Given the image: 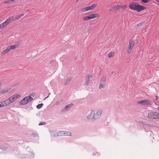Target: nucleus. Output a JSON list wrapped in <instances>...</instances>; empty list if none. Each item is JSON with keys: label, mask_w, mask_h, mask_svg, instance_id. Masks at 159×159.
<instances>
[{"label": "nucleus", "mask_w": 159, "mask_h": 159, "mask_svg": "<svg viewBox=\"0 0 159 159\" xmlns=\"http://www.w3.org/2000/svg\"><path fill=\"white\" fill-rule=\"evenodd\" d=\"M129 9L132 10H144L146 7L139 4L137 2H133L129 5Z\"/></svg>", "instance_id": "f257e3e1"}, {"label": "nucleus", "mask_w": 159, "mask_h": 159, "mask_svg": "<svg viewBox=\"0 0 159 159\" xmlns=\"http://www.w3.org/2000/svg\"><path fill=\"white\" fill-rule=\"evenodd\" d=\"M33 99V98L31 96H27L25 97L19 102L20 105H25L31 102Z\"/></svg>", "instance_id": "f03ea898"}, {"label": "nucleus", "mask_w": 159, "mask_h": 159, "mask_svg": "<svg viewBox=\"0 0 159 159\" xmlns=\"http://www.w3.org/2000/svg\"><path fill=\"white\" fill-rule=\"evenodd\" d=\"M99 16L100 15L99 14L97 13H94L84 16L83 17V19L84 21H86L95 18H98Z\"/></svg>", "instance_id": "7ed1b4c3"}, {"label": "nucleus", "mask_w": 159, "mask_h": 159, "mask_svg": "<svg viewBox=\"0 0 159 159\" xmlns=\"http://www.w3.org/2000/svg\"><path fill=\"white\" fill-rule=\"evenodd\" d=\"M138 103L139 104L144 106H151L152 105V101L149 100L145 99L138 101Z\"/></svg>", "instance_id": "20e7f679"}, {"label": "nucleus", "mask_w": 159, "mask_h": 159, "mask_svg": "<svg viewBox=\"0 0 159 159\" xmlns=\"http://www.w3.org/2000/svg\"><path fill=\"white\" fill-rule=\"evenodd\" d=\"M158 113L153 112L149 113L147 117L151 119H158Z\"/></svg>", "instance_id": "39448f33"}, {"label": "nucleus", "mask_w": 159, "mask_h": 159, "mask_svg": "<svg viewBox=\"0 0 159 159\" xmlns=\"http://www.w3.org/2000/svg\"><path fill=\"white\" fill-rule=\"evenodd\" d=\"M135 44V42L134 41L130 40L129 45L128 46L127 52L128 53H130Z\"/></svg>", "instance_id": "423d86ee"}, {"label": "nucleus", "mask_w": 159, "mask_h": 159, "mask_svg": "<svg viewBox=\"0 0 159 159\" xmlns=\"http://www.w3.org/2000/svg\"><path fill=\"white\" fill-rule=\"evenodd\" d=\"M127 6L125 5H117L112 7V9H115V10L120 9L121 8L125 9L127 8Z\"/></svg>", "instance_id": "0eeeda50"}, {"label": "nucleus", "mask_w": 159, "mask_h": 159, "mask_svg": "<svg viewBox=\"0 0 159 159\" xmlns=\"http://www.w3.org/2000/svg\"><path fill=\"white\" fill-rule=\"evenodd\" d=\"M20 97V95L18 94H16L13 96H11L10 98H9L10 100L11 101V102H12L18 98Z\"/></svg>", "instance_id": "6e6552de"}, {"label": "nucleus", "mask_w": 159, "mask_h": 159, "mask_svg": "<svg viewBox=\"0 0 159 159\" xmlns=\"http://www.w3.org/2000/svg\"><path fill=\"white\" fill-rule=\"evenodd\" d=\"M102 111L101 110L98 111L95 114H94L93 116L94 120L96 119L99 118L102 114Z\"/></svg>", "instance_id": "1a4fd4ad"}, {"label": "nucleus", "mask_w": 159, "mask_h": 159, "mask_svg": "<svg viewBox=\"0 0 159 159\" xmlns=\"http://www.w3.org/2000/svg\"><path fill=\"white\" fill-rule=\"evenodd\" d=\"M97 6L96 4H93L91 6H89L82 9V10H92L95 8Z\"/></svg>", "instance_id": "9d476101"}, {"label": "nucleus", "mask_w": 159, "mask_h": 159, "mask_svg": "<svg viewBox=\"0 0 159 159\" xmlns=\"http://www.w3.org/2000/svg\"><path fill=\"white\" fill-rule=\"evenodd\" d=\"M11 102V101L10 100L9 98L7 99L5 101H3V102H2V106H6L9 104Z\"/></svg>", "instance_id": "9b49d317"}, {"label": "nucleus", "mask_w": 159, "mask_h": 159, "mask_svg": "<svg viewBox=\"0 0 159 159\" xmlns=\"http://www.w3.org/2000/svg\"><path fill=\"white\" fill-rule=\"evenodd\" d=\"M94 112L93 111H91L90 113H89L88 115L87 116V118L89 120L92 119L93 118L94 119V117L93 116L94 115Z\"/></svg>", "instance_id": "f8f14e48"}, {"label": "nucleus", "mask_w": 159, "mask_h": 159, "mask_svg": "<svg viewBox=\"0 0 159 159\" xmlns=\"http://www.w3.org/2000/svg\"><path fill=\"white\" fill-rule=\"evenodd\" d=\"M11 50L10 47L9 46L7 47L6 49L1 52V54L2 55L9 52Z\"/></svg>", "instance_id": "ddd939ff"}, {"label": "nucleus", "mask_w": 159, "mask_h": 159, "mask_svg": "<svg viewBox=\"0 0 159 159\" xmlns=\"http://www.w3.org/2000/svg\"><path fill=\"white\" fill-rule=\"evenodd\" d=\"M19 45L18 44H15L14 45L9 46L11 49L14 50L19 47Z\"/></svg>", "instance_id": "4468645a"}, {"label": "nucleus", "mask_w": 159, "mask_h": 159, "mask_svg": "<svg viewBox=\"0 0 159 159\" xmlns=\"http://www.w3.org/2000/svg\"><path fill=\"white\" fill-rule=\"evenodd\" d=\"M86 77H87V80L85 82V84L86 85H88V84H89V82L90 81V80L89 79V78L90 77H92V75H88L86 76Z\"/></svg>", "instance_id": "2eb2a0df"}, {"label": "nucleus", "mask_w": 159, "mask_h": 159, "mask_svg": "<svg viewBox=\"0 0 159 159\" xmlns=\"http://www.w3.org/2000/svg\"><path fill=\"white\" fill-rule=\"evenodd\" d=\"M11 19L12 18H11V17H10L4 22L6 26H7V24H9L11 21H12Z\"/></svg>", "instance_id": "dca6fc26"}, {"label": "nucleus", "mask_w": 159, "mask_h": 159, "mask_svg": "<svg viewBox=\"0 0 159 159\" xmlns=\"http://www.w3.org/2000/svg\"><path fill=\"white\" fill-rule=\"evenodd\" d=\"M73 105V104L72 103H70L69 104H68L65 107V108L66 110H69L70 108L72 107Z\"/></svg>", "instance_id": "f3484780"}, {"label": "nucleus", "mask_w": 159, "mask_h": 159, "mask_svg": "<svg viewBox=\"0 0 159 159\" xmlns=\"http://www.w3.org/2000/svg\"><path fill=\"white\" fill-rule=\"evenodd\" d=\"M115 55V52H109L108 54V57L109 58H111L113 57Z\"/></svg>", "instance_id": "a211bd4d"}, {"label": "nucleus", "mask_w": 159, "mask_h": 159, "mask_svg": "<svg viewBox=\"0 0 159 159\" xmlns=\"http://www.w3.org/2000/svg\"><path fill=\"white\" fill-rule=\"evenodd\" d=\"M106 79L105 77H102L101 79V83L105 84Z\"/></svg>", "instance_id": "6ab92c4d"}, {"label": "nucleus", "mask_w": 159, "mask_h": 159, "mask_svg": "<svg viewBox=\"0 0 159 159\" xmlns=\"http://www.w3.org/2000/svg\"><path fill=\"white\" fill-rule=\"evenodd\" d=\"M15 0H8L4 2V3H12Z\"/></svg>", "instance_id": "aec40b11"}, {"label": "nucleus", "mask_w": 159, "mask_h": 159, "mask_svg": "<svg viewBox=\"0 0 159 159\" xmlns=\"http://www.w3.org/2000/svg\"><path fill=\"white\" fill-rule=\"evenodd\" d=\"M6 25L3 22V23L0 24V29L3 28L5 27L6 26Z\"/></svg>", "instance_id": "412c9836"}, {"label": "nucleus", "mask_w": 159, "mask_h": 159, "mask_svg": "<svg viewBox=\"0 0 159 159\" xmlns=\"http://www.w3.org/2000/svg\"><path fill=\"white\" fill-rule=\"evenodd\" d=\"M64 134H65L66 135L71 136V133L69 132L65 131L64 133Z\"/></svg>", "instance_id": "4be33fe9"}, {"label": "nucleus", "mask_w": 159, "mask_h": 159, "mask_svg": "<svg viewBox=\"0 0 159 159\" xmlns=\"http://www.w3.org/2000/svg\"><path fill=\"white\" fill-rule=\"evenodd\" d=\"M151 0H141V2L142 3H147L150 2Z\"/></svg>", "instance_id": "5701e85b"}, {"label": "nucleus", "mask_w": 159, "mask_h": 159, "mask_svg": "<svg viewBox=\"0 0 159 159\" xmlns=\"http://www.w3.org/2000/svg\"><path fill=\"white\" fill-rule=\"evenodd\" d=\"M11 18H12V21H15L18 20L16 16V17L11 16Z\"/></svg>", "instance_id": "b1692460"}, {"label": "nucleus", "mask_w": 159, "mask_h": 159, "mask_svg": "<svg viewBox=\"0 0 159 159\" xmlns=\"http://www.w3.org/2000/svg\"><path fill=\"white\" fill-rule=\"evenodd\" d=\"M43 103H41L40 104H39L37 106V108L39 109H40L43 107Z\"/></svg>", "instance_id": "393cba45"}, {"label": "nucleus", "mask_w": 159, "mask_h": 159, "mask_svg": "<svg viewBox=\"0 0 159 159\" xmlns=\"http://www.w3.org/2000/svg\"><path fill=\"white\" fill-rule=\"evenodd\" d=\"M24 15V14L23 13L21 14L20 15H18L17 16H16L18 20L21 18V17L23 16Z\"/></svg>", "instance_id": "a878e982"}, {"label": "nucleus", "mask_w": 159, "mask_h": 159, "mask_svg": "<svg viewBox=\"0 0 159 159\" xmlns=\"http://www.w3.org/2000/svg\"><path fill=\"white\" fill-rule=\"evenodd\" d=\"M71 80V78H69L67 79L66 80V82L65 84V85H66V84H68L70 82V81Z\"/></svg>", "instance_id": "bb28decb"}, {"label": "nucleus", "mask_w": 159, "mask_h": 159, "mask_svg": "<svg viewBox=\"0 0 159 159\" xmlns=\"http://www.w3.org/2000/svg\"><path fill=\"white\" fill-rule=\"evenodd\" d=\"M105 84H103L102 83H101L100 84V85H99V89H101L102 88H104V85Z\"/></svg>", "instance_id": "cd10ccee"}, {"label": "nucleus", "mask_w": 159, "mask_h": 159, "mask_svg": "<svg viewBox=\"0 0 159 159\" xmlns=\"http://www.w3.org/2000/svg\"><path fill=\"white\" fill-rule=\"evenodd\" d=\"M31 135L34 137H38V135L37 134L35 133H33Z\"/></svg>", "instance_id": "c85d7f7f"}, {"label": "nucleus", "mask_w": 159, "mask_h": 159, "mask_svg": "<svg viewBox=\"0 0 159 159\" xmlns=\"http://www.w3.org/2000/svg\"><path fill=\"white\" fill-rule=\"evenodd\" d=\"M93 153L94 154V155H97V156H99L100 154V153H98V152H94Z\"/></svg>", "instance_id": "c756f323"}, {"label": "nucleus", "mask_w": 159, "mask_h": 159, "mask_svg": "<svg viewBox=\"0 0 159 159\" xmlns=\"http://www.w3.org/2000/svg\"><path fill=\"white\" fill-rule=\"evenodd\" d=\"M45 124V123L44 122H41L39 124V125H43Z\"/></svg>", "instance_id": "7c9ffc66"}, {"label": "nucleus", "mask_w": 159, "mask_h": 159, "mask_svg": "<svg viewBox=\"0 0 159 159\" xmlns=\"http://www.w3.org/2000/svg\"><path fill=\"white\" fill-rule=\"evenodd\" d=\"M57 136H61L62 134L61 132L60 131L57 133Z\"/></svg>", "instance_id": "2f4dec72"}, {"label": "nucleus", "mask_w": 159, "mask_h": 159, "mask_svg": "<svg viewBox=\"0 0 159 159\" xmlns=\"http://www.w3.org/2000/svg\"><path fill=\"white\" fill-rule=\"evenodd\" d=\"M7 92V91H2L1 92V93L2 94H4Z\"/></svg>", "instance_id": "473e14b6"}, {"label": "nucleus", "mask_w": 159, "mask_h": 159, "mask_svg": "<svg viewBox=\"0 0 159 159\" xmlns=\"http://www.w3.org/2000/svg\"><path fill=\"white\" fill-rule=\"evenodd\" d=\"M144 22H141V23H139L138 25V26H141V25H142L143 24Z\"/></svg>", "instance_id": "72a5a7b5"}, {"label": "nucleus", "mask_w": 159, "mask_h": 159, "mask_svg": "<svg viewBox=\"0 0 159 159\" xmlns=\"http://www.w3.org/2000/svg\"><path fill=\"white\" fill-rule=\"evenodd\" d=\"M60 102L59 101H57V102H56V105H58L60 104Z\"/></svg>", "instance_id": "f704fd0d"}, {"label": "nucleus", "mask_w": 159, "mask_h": 159, "mask_svg": "<svg viewBox=\"0 0 159 159\" xmlns=\"http://www.w3.org/2000/svg\"><path fill=\"white\" fill-rule=\"evenodd\" d=\"M156 99L157 100L158 99V97L157 96H155Z\"/></svg>", "instance_id": "c9c22d12"}, {"label": "nucleus", "mask_w": 159, "mask_h": 159, "mask_svg": "<svg viewBox=\"0 0 159 159\" xmlns=\"http://www.w3.org/2000/svg\"><path fill=\"white\" fill-rule=\"evenodd\" d=\"M158 119H159V112H158Z\"/></svg>", "instance_id": "e433bc0d"}, {"label": "nucleus", "mask_w": 159, "mask_h": 159, "mask_svg": "<svg viewBox=\"0 0 159 159\" xmlns=\"http://www.w3.org/2000/svg\"><path fill=\"white\" fill-rule=\"evenodd\" d=\"M158 3H159V0H156Z\"/></svg>", "instance_id": "4c0bfd02"}, {"label": "nucleus", "mask_w": 159, "mask_h": 159, "mask_svg": "<svg viewBox=\"0 0 159 159\" xmlns=\"http://www.w3.org/2000/svg\"><path fill=\"white\" fill-rule=\"evenodd\" d=\"M139 11V10H138V11H137V12H140V11Z\"/></svg>", "instance_id": "58836bf2"}, {"label": "nucleus", "mask_w": 159, "mask_h": 159, "mask_svg": "<svg viewBox=\"0 0 159 159\" xmlns=\"http://www.w3.org/2000/svg\"><path fill=\"white\" fill-rule=\"evenodd\" d=\"M157 110H158V111H159V106L157 108Z\"/></svg>", "instance_id": "ea45409f"}, {"label": "nucleus", "mask_w": 159, "mask_h": 159, "mask_svg": "<svg viewBox=\"0 0 159 159\" xmlns=\"http://www.w3.org/2000/svg\"><path fill=\"white\" fill-rule=\"evenodd\" d=\"M35 94V93H32V95Z\"/></svg>", "instance_id": "a19ab883"}, {"label": "nucleus", "mask_w": 159, "mask_h": 159, "mask_svg": "<svg viewBox=\"0 0 159 159\" xmlns=\"http://www.w3.org/2000/svg\"><path fill=\"white\" fill-rule=\"evenodd\" d=\"M1 82H0V86H1Z\"/></svg>", "instance_id": "79ce46f5"}, {"label": "nucleus", "mask_w": 159, "mask_h": 159, "mask_svg": "<svg viewBox=\"0 0 159 159\" xmlns=\"http://www.w3.org/2000/svg\"><path fill=\"white\" fill-rule=\"evenodd\" d=\"M1 107V104H0V107Z\"/></svg>", "instance_id": "37998d69"}, {"label": "nucleus", "mask_w": 159, "mask_h": 159, "mask_svg": "<svg viewBox=\"0 0 159 159\" xmlns=\"http://www.w3.org/2000/svg\"><path fill=\"white\" fill-rule=\"evenodd\" d=\"M87 11V10H86V11Z\"/></svg>", "instance_id": "c03bdc74"}, {"label": "nucleus", "mask_w": 159, "mask_h": 159, "mask_svg": "<svg viewBox=\"0 0 159 159\" xmlns=\"http://www.w3.org/2000/svg\"><path fill=\"white\" fill-rule=\"evenodd\" d=\"M5 148V149H7V148Z\"/></svg>", "instance_id": "a18cd8bd"}]
</instances>
